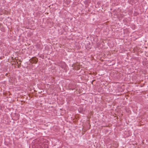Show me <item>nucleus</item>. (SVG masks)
Here are the masks:
<instances>
[{
    "label": "nucleus",
    "instance_id": "nucleus-1",
    "mask_svg": "<svg viewBox=\"0 0 148 148\" xmlns=\"http://www.w3.org/2000/svg\"><path fill=\"white\" fill-rule=\"evenodd\" d=\"M30 60L31 63L36 64L38 61V59L36 57H33Z\"/></svg>",
    "mask_w": 148,
    "mask_h": 148
}]
</instances>
